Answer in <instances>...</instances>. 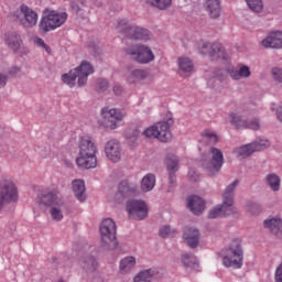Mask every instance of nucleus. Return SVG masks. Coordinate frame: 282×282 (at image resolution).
Instances as JSON below:
<instances>
[{
  "mask_svg": "<svg viewBox=\"0 0 282 282\" xmlns=\"http://www.w3.org/2000/svg\"><path fill=\"white\" fill-rule=\"evenodd\" d=\"M171 127H173V117L167 118L166 121H160L154 126L141 131L142 135L145 138H156L160 142L171 141Z\"/></svg>",
  "mask_w": 282,
  "mask_h": 282,
  "instance_id": "obj_5",
  "label": "nucleus"
},
{
  "mask_svg": "<svg viewBox=\"0 0 282 282\" xmlns=\"http://www.w3.org/2000/svg\"><path fill=\"white\" fill-rule=\"evenodd\" d=\"M140 133H142V131L138 128L133 130H128L126 132V140L129 142V144H134V142L138 141V138H140Z\"/></svg>",
  "mask_w": 282,
  "mask_h": 282,
  "instance_id": "obj_39",
  "label": "nucleus"
},
{
  "mask_svg": "<svg viewBox=\"0 0 282 282\" xmlns=\"http://www.w3.org/2000/svg\"><path fill=\"white\" fill-rule=\"evenodd\" d=\"M126 54L130 56L132 61H135L137 63L141 64L151 63V61H154L155 58V55H153V51H151L149 46L144 45L127 48Z\"/></svg>",
  "mask_w": 282,
  "mask_h": 282,
  "instance_id": "obj_12",
  "label": "nucleus"
},
{
  "mask_svg": "<svg viewBox=\"0 0 282 282\" xmlns=\"http://www.w3.org/2000/svg\"><path fill=\"white\" fill-rule=\"evenodd\" d=\"M182 263L185 268H191L192 270H197V268H199L197 258L191 253H185L182 256Z\"/></svg>",
  "mask_w": 282,
  "mask_h": 282,
  "instance_id": "obj_32",
  "label": "nucleus"
},
{
  "mask_svg": "<svg viewBox=\"0 0 282 282\" xmlns=\"http://www.w3.org/2000/svg\"><path fill=\"white\" fill-rule=\"evenodd\" d=\"M170 182L171 184L175 182V172H170Z\"/></svg>",
  "mask_w": 282,
  "mask_h": 282,
  "instance_id": "obj_54",
  "label": "nucleus"
},
{
  "mask_svg": "<svg viewBox=\"0 0 282 282\" xmlns=\"http://www.w3.org/2000/svg\"><path fill=\"white\" fill-rule=\"evenodd\" d=\"M19 199V189L17 185L10 181L0 183V210L7 204H12Z\"/></svg>",
  "mask_w": 282,
  "mask_h": 282,
  "instance_id": "obj_11",
  "label": "nucleus"
},
{
  "mask_svg": "<svg viewBox=\"0 0 282 282\" xmlns=\"http://www.w3.org/2000/svg\"><path fill=\"white\" fill-rule=\"evenodd\" d=\"M253 147V151H264V149H269L270 148V141L268 140H260V141H256L253 143H251Z\"/></svg>",
  "mask_w": 282,
  "mask_h": 282,
  "instance_id": "obj_46",
  "label": "nucleus"
},
{
  "mask_svg": "<svg viewBox=\"0 0 282 282\" xmlns=\"http://www.w3.org/2000/svg\"><path fill=\"white\" fill-rule=\"evenodd\" d=\"M271 76L275 83H282V68L273 67L271 69Z\"/></svg>",
  "mask_w": 282,
  "mask_h": 282,
  "instance_id": "obj_49",
  "label": "nucleus"
},
{
  "mask_svg": "<svg viewBox=\"0 0 282 282\" xmlns=\"http://www.w3.org/2000/svg\"><path fill=\"white\" fill-rule=\"evenodd\" d=\"M172 0H145V3L158 8L159 10H166L171 6Z\"/></svg>",
  "mask_w": 282,
  "mask_h": 282,
  "instance_id": "obj_37",
  "label": "nucleus"
},
{
  "mask_svg": "<svg viewBox=\"0 0 282 282\" xmlns=\"http://www.w3.org/2000/svg\"><path fill=\"white\" fill-rule=\"evenodd\" d=\"M199 229L186 227L183 231V239L188 248L195 249L199 246Z\"/></svg>",
  "mask_w": 282,
  "mask_h": 282,
  "instance_id": "obj_20",
  "label": "nucleus"
},
{
  "mask_svg": "<svg viewBox=\"0 0 282 282\" xmlns=\"http://www.w3.org/2000/svg\"><path fill=\"white\" fill-rule=\"evenodd\" d=\"M98 147L89 138H83L79 142V156L76 159L77 164L80 169H96L98 159Z\"/></svg>",
  "mask_w": 282,
  "mask_h": 282,
  "instance_id": "obj_1",
  "label": "nucleus"
},
{
  "mask_svg": "<svg viewBox=\"0 0 282 282\" xmlns=\"http://www.w3.org/2000/svg\"><path fill=\"white\" fill-rule=\"evenodd\" d=\"M144 78H147V73L142 69L131 70L127 76V80L130 84L138 83L139 80H144Z\"/></svg>",
  "mask_w": 282,
  "mask_h": 282,
  "instance_id": "obj_33",
  "label": "nucleus"
},
{
  "mask_svg": "<svg viewBox=\"0 0 282 282\" xmlns=\"http://www.w3.org/2000/svg\"><path fill=\"white\" fill-rule=\"evenodd\" d=\"M4 43L8 45L9 50H12L14 54L21 50V45H23V40L21 39V34L17 31H9L4 34Z\"/></svg>",
  "mask_w": 282,
  "mask_h": 282,
  "instance_id": "obj_19",
  "label": "nucleus"
},
{
  "mask_svg": "<svg viewBox=\"0 0 282 282\" xmlns=\"http://www.w3.org/2000/svg\"><path fill=\"white\" fill-rule=\"evenodd\" d=\"M264 228L270 230L271 235L276 237V239H282V219L281 218H271L264 220Z\"/></svg>",
  "mask_w": 282,
  "mask_h": 282,
  "instance_id": "obj_24",
  "label": "nucleus"
},
{
  "mask_svg": "<svg viewBox=\"0 0 282 282\" xmlns=\"http://www.w3.org/2000/svg\"><path fill=\"white\" fill-rule=\"evenodd\" d=\"M50 213L54 221H61L63 219V206L55 205L51 207Z\"/></svg>",
  "mask_w": 282,
  "mask_h": 282,
  "instance_id": "obj_40",
  "label": "nucleus"
},
{
  "mask_svg": "<svg viewBox=\"0 0 282 282\" xmlns=\"http://www.w3.org/2000/svg\"><path fill=\"white\" fill-rule=\"evenodd\" d=\"M13 19L22 25L25 30L34 28L39 21V14L34 10L30 9L28 6L22 4L14 13Z\"/></svg>",
  "mask_w": 282,
  "mask_h": 282,
  "instance_id": "obj_7",
  "label": "nucleus"
},
{
  "mask_svg": "<svg viewBox=\"0 0 282 282\" xmlns=\"http://www.w3.org/2000/svg\"><path fill=\"white\" fill-rule=\"evenodd\" d=\"M4 85H8V76L6 74L0 73V88Z\"/></svg>",
  "mask_w": 282,
  "mask_h": 282,
  "instance_id": "obj_51",
  "label": "nucleus"
},
{
  "mask_svg": "<svg viewBox=\"0 0 282 282\" xmlns=\"http://www.w3.org/2000/svg\"><path fill=\"white\" fill-rule=\"evenodd\" d=\"M223 265H225V268H234V270L242 268L243 245H241V239H234L228 248L225 249Z\"/></svg>",
  "mask_w": 282,
  "mask_h": 282,
  "instance_id": "obj_2",
  "label": "nucleus"
},
{
  "mask_svg": "<svg viewBox=\"0 0 282 282\" xmlns=\"http://www.w3.org/2000/svg\"><path fill=\"white\" fill-rule=\"evenodd\" d=\"M39 43H40V45H43L44 47H47V44H45V42L43 40L40 39Z\"/></svg>",
  "mask_w": 282,
  "mask_h": 282,
  "instance_id": "obj_56",
  "label": "nucleus"
},
{
  "mask_svg": "<svg viewBox=\"0 0 282 282\" xmlns=\"http://www.w3.org/2000/svg\"><path fill=\"white\" fill-rule=\"evenodd\" d=\"M236 153L239 158H249V155L254 153V148L252 143H249L236 149Z\"/></svg>",
  "mask_w": 282,
  "mask_h": 282,
  "instance_id": "obj_36",
  "label": "nucleus"
},
{
  "mask_svg": "<svg viewBox=\"0 0 282 282\" xmlns=\"http://www.w3.org/2000/svg\"><path fill=\"white\" fill-rule=\"evenodd\" d=\"M39 197L40 204H42L43 206H48V208H52L54 206H63L65 204V202L63 200V195L56 188L44 189Z\"/></svg>",
  "mask_w": 282,
  "mask_h": 282,
  "instance_id": "obj_15",
  "label": "nucleus"
},
{
  "mask_svg": "<svg viewBox=\"0 0 282 282\" xmlns=\"http://www.w3.org/2000/svg\"><path fill=\"white\" fill-rule=\"evenodd\" d=\"M127 213L130 219L142 221L149 215V206L143 200L132 199L127 203Z\"/></svg>",
  "mask_w": 282,
  "mask_h": 282,
  "instance_id": "obj_13",
  "label": "nucleus"
},
{
  "mask_svg": "<svg viewBox=\"0 0 282 282\" xmlns=\"http://www.w3.org/2000/svg\"><path fill=\"white\" fill-rule=\"evenodd\" d=\"M65 21H67V13L51 11L47 15L42 18L39 24L40 32L47 34V32L56 30V28H61Z\"/></svg>",
  "mask_w": 282,
  "mask_h": 282,
  "instance_id": "obj_10",
  "label": "nucleus"
},
{
  "mask_svg": "<svg viewBox=\"0 0 282 282\" xmlns=\"http://www.w3.org/2000/svg\"><path fill=\"white\" fill-rule=\"evenodd\" d=\"M135 195H138V185L128 181H121L115 197L119 202H124V199H130V197H135Z\"/></svg>",
  "mask_w": 282,
  "mask_h": 282,
  "instance_id": "obj_16",
  "label": "nucleus"
},
{
  "mask_svg": "<svg viewBox=\"0 0 282 282\" xmlns=\"http://www.w3.org/2000/svg\"><path fill=\"white\" fill-rule=\"evenodd\" d=\"M207 10L212 19H219L221 15V8L219 7V0H206Z\"/></svg>",
  "mask_w": 282,
  "mask_h": 282,
  "instance_id": "obj_28",
  "label": "nucleus"
},
{
  "mask_svg": "<svg viewBox=\"0 0 282 282\" xmlns=\"http://www.w3.org/2000/svg\"><path fill=\"white\" fill-rule=\"evenodd\" d=\"M99 230L101 235L100 248L106 251L116 250L118 248V238H116L118 227H116V221L111 218H105L100 224Z\"/></svg>",
  "mask_w": 282,
  "mask_h": 282,
  "instance_id": "obj_3",
  "label": "nucleus"
},
{
  "mask_svg": "<svg viewBox=\"0 0 282 282\" xmlns=\"http://www.w3.org/2000/svg\"><path fill=\"white\" fill-rule=\"evenodd\" d=\"M263 47H272L273 50L282 48V31H274L261 41Z\"/></svg>",
  "mask_w": 282,
  "mask_h": 282,
  "instance_id": "obj_22",
  "label": "nucleus"
},
{
  "mask_svg": "<svg viewBox=\"0 0 282 282\" xmlns=\"http://www.w3.org/2000/svg\"><path fill=\"white\" fill-rule=\"evenodd\" d=\"M13 69L14 70H11V74H17V73L21 72V68H19V67H14Z\"/></svg>",
  "mask_w": 282,
  "mask_h": 282,
  "instance_id": "obj_55",
  "label": "nucleus"
},
{
  "mask_svg": "<svg viewBox=\"0 0 282 282\" xmlns=\"http://www.w3.org/2000/svg\"><path fill=\"white\" fill-rule=\"evenodd\" d=\"M276 118H278V120H280V122H282V108L281 107L276 109Z\"/></svg>",
  "mask_w": 282,
  "mask_h": 282,
  "instance_id": "obj_53",
  "label": "nucleus"
},
{
  "mask_svg": "<svg viewBox=\"0 0 282 282\" xmlns=\"http://www.w3.org/2000/svg\"><path fill=\"white\" fill-rule=\"evenodd\" d=\"M153 188H155V175L148 174L141 181V191L149 193V191H153Z\"/></svg>",
  "mask_w": 282,
  "mask_h": 282,
  "instance_id": "obj_31",
  "label": "nucleus"
},
{
  "mask_svg": "<svg viewBox=\"0 0 282 282\" xmlns=\"http://www.w3.org/2000/svg\"><path fill=\"white\" fill-rule=\"evenodd\" d=\"M229 118H230V123L232 124V127H235L236 129H246V124H247L248 120L242 119L241 116H239L236 112H230Z\"/></svg>",
  "mask_w": 282,
  "mask_h": 282,
  "instance_id": "obj_34",
  "label": "nucleus"
},
{
  "mask_svg": "<svg viewBox=\"0 0 282 282\" xmlns=\"http://www.w3.org/2000/svg\"><path fill=\"white\" fill-rule=\"evenodd\" d=\"M265 184L273 191L274 193L281 191V177L279 175L271 173L265 176Z\"/></svg>",
  "mask_w": 282,
  "mask_h": 282,
  "instance_id": "obj_29",
  "label": "nucleus"
},
{
  "mask_svg": "<svg viewBox=\"0 0 282 282\" xmlns=\"http://www.w3.org/2000/svg\"><path fill=\"white\" fill-rule=\"evenodd\" d=\"M175 231H173L171 229V226H163L161 227L159 235L160 237H162L163 239H166V237H173Z\"/></svg>",
  "mask_w": 282,
  "mask_h": 282,
  "instance_id": "obj_48",
  "label": "nucleus"
},
{
  "mask_svg": "<svg viewBox=\"0 0 282 282\" xmlns=\"http://www.w3.org/2000/svg\"><path fill=\"white\" fill-rule=\"evenodd\" d=\"M95 89L99 94L107 91V89H109V82H107V79H102V78L97 79Z\"/></svg>",
  "mask_w": 282,
  "mask_h": 282,
  "instance_id": "obj_44",
  "label": "nucleus"
},
{
  "mask_svg": "<svg viewBox=\"0 0 282 282\" xmlns=\"http://www.w3.org/2000/svg\"><path fill=\"white\" fill-rule=\"evenodd\" d=\"M113 93L116 96H120L122 94V87L121 86H115L113 87Z\"/></svg>",
  "mask_w": 282,
  "mask_h": 282,
  "instance_id": "obj_52",
  "label": "nucleus"
},
{
  "mask_svg": "<svg viewBox=\"0 0 282 282\" xmlns=\"http://www.w3.org/2000/svg\"><path fill=\"white\" fill-rule=\"evenodd\" d=\"M227 72L232 80H241V78H250L252 76L250 66L245 64H240L237 67H229Z\"/></svg>",
  "mask_w": 282,
  "mask_h": 282,
  "instance_id": "obj_21",
  "label": "nucleus"
},
{
  "mask_svg": "<svg viewBox=\"0 0 282 282\" xmlns=\"http://www.w3.org/2000/svg\"><path fill=\"white\" fill-rule=\"evenodd\" d=\"M178 67L181 72H184L185 74H191L193 72V62L188 57H181L178 58Z\"/></svg>",
  "mask_w": 282,
  "mask_h": 282,
  "instance_id": "obj_35",
  "label": "nucleus"
},
{
  "mask_svg": "<svg viewBox=\"0 0 282 282\" xmlns=\"http://www.w3.org/2000/svg\"><path fill=\"white\" fill-rule=\"evenodd\" d=\"M102 124L106 129H118V122H122L124 113L117 109L105 107L101 109Z\"/></svg>",
  "mask_w": 282,
  "mask_h": 282,
  "instance_id": "obj_14",
  "label": "nucleus"
},
{
  "mask_svg": "<svg viewBox=\"0 0 282 282\" xmlns=\"http://www.w3.org/2000/svg\"><path fill=\"white\" fill-rule=\"evenodd\" d=\"M155 274H158L155 269L143 270L133 278V282H151L153 281V276H155Z\"/></svg>",
  "mask_w": 282,
  "mask_h": 282,
  "instance_id": "obj_27",
  "label": "nucleus"
},
{
  "mask_svg": "<svg viewBox=\"0 0 282 282\" xmlns=\"http://www.w3.org/2000/svg\"><path fill=\"white\" fill-rule=\"evenodd\" d=\"M237 186H239V180H236L229 184L223 193V204L218 205L223 217L237 215L238 213L237 207H235V188H237Z\"/></svg>",
  "mask_w": 282,
  "mask_h": 282,
  "instance_id": "obj_6",
  "label": "nucleus"
},
{
  "mask_svg": "<svg viewBox=\"0 0 282 282\" xmlns=\"http://www.w3.org/2000/svg\"><path fill=\"white\" fill-rule=\"evenodd\" d=\"M105 153L110 162H120L122 155L120 149V142L117 140H110L105 145Z\"/></svg>",
  "mask_w": 282,
  "mask_h": 282,
  "instance_id": "obj_18",
  "label": "nucleus"
},
{
  "mask_svg": "<svg viewBox=\"0 0 282 282\" xmlns=\"http://www.w3.org/2000/svg\"><path fill=\"white\" fill-rule=\"evenodd\" d=\"M119 268L121 274H129L135 268V257L128 256L121 259Z\"/></svg>",
  "mask_w": 282,
  "mask_h": 282,
  "instance_id": "obj_26",
  "label": "nucleus"
},
{
  "mask_svg": "<svg viewBox=\"0 0 282 282\" xmlns=\"http://www.w3.org/2000/svg\"><path fill=\"white\" fill-rule=\"evenodd\" d=\"M249 9L252 12H263V0H246Z\"/></svg>",
  "mask_w": 282,
  "mask_h": 282,
  "instance_id": "obj_38",
  "label": "nucleus"
},
{
  "mask_svg": "<svg viewBox=\"0 0 282 282\" xmlns=\"http://www.w3.org/2000/svg\"><path fill=\"white\" fill-rule=\"evenodd\" d=\"M246 210L247 213H249V215L257 217L258 215H261L262 209H261V205L257 203H248L246 206Z\"/></svg>",
  "mask_w": 282,
  "mask_h": 282,
  "instance_id": "obj_42",
  "label": "nucleus"
},
{
  "mask_svg": "<svg viewBox=\"0 0 282 282\" xmlns=\"http://www.w3.org/2000/svg\"><path fill=\"white\" fill-rule=\"evenodd\" d=\"M203 54H209L213 61H217L219 58H226V50L221 45V43H204L202 46Z\"/></svg>",
  "mask_w": 282,
  "mask_h": 282,
  "instance_id": "obj_17",
  "label": "nucleus"
},
{
  "mask_svg": "<svg viewBox=\"0 0 282 282\" xmlns=\"http://www.w3.org/2000/svg\"><path fill=\"white\" fill-rule=\"evenodd\" d=\"M70 8L75 14H80V12H83V8H87V1L78 0V2H70Z\"/></svg>",
  "mask_w": 282,
  "mask_h": 282,
  "instance_id": "obj_43",
  "label": "nucleus"
},
{
  "mask_svg": "<svg viewBox=\"0 0 282 282\" xmlns=\"http://www.w3.org/2000/svg\"><path fill=\"white\" fill-rule=\"evenodd\" d=\"M209 155V160L203 161V169L213 177V175H217L224 166V152L217 148H210Z\"/></svg>",
  "mask_w": 282,
  "mask_h": 282,
  "instance_id": "obj_9",
  "label": "nucleus"
},
{
  "mask_svg": "<svg viewBox=\"0 0 282 282\" xmlns=\"http://www.w3.org/2000/svg\"><path fill=\"white\" fill-rule=\"evenodd\" d=\"M73 191L75 193L76 198L79 202H85V199H87V195L85 194V181L83 180L73 181Z\"/></svg>",
  "mask_w": 282,
  "mask_h": 282,
  "instance_id": "obj_25",
  "label": "nucleus"
},
{
  "mask_svg": "<svg viewBox=\"0 0 282 282\" xmlns=\"http://www.w3.org/2000/svg\"><path fill=\"white\" fill-rule=\"evenodd\" d=\"M217 217H224V214H221V208L218 206L214 207L208 213V219H217Z\"/></svg>",
  "mask_w": 282,
  "mask_h": 282,
  "instance_id": "obj_50",
  "label": "nucleus"
},
{
  "mask_svg": "<svg viewBox=\"0 0 282 282\" xmlns=\"http://www.w3.org/2000/svg\"><path fill=\"white\" fill-rule=\"evenodd\" d=\"M94 73V66L89 62H82V64L72 69L68 74L62 76L63 83L69 85V87L76 86V78H78V87H85L87 85V78Z\"/></svg>",
  "mask_w": 282,
  "mask_h": 282,
  "instance_id": "obj_4",
  "label": "nucleus"
},
{
  "mask_svg": "<svg viewBox=\"0 0 282 282\" xmlns=\"http://www.w3.org/2000/svg\"><path fill=\"white\" fill-rule=\"evenodd\" d=\"M245 129H250L251 131L261 130V119L253 118L250 121H247Z\"/></svg>",
  "mask_w": 282,
  "mask_h": 282,
  "instance_id": "obj_45",
  "label": "nucleus"
},
{
  "mask_svg": "<svg viewBox=\"0 0 282 282\" xmlns=\"http://www.w3.org/2000/svg\"><path fill=\"white\" fill-rule=\"evenodd\" d=\"M82 268L87 272H96L98 270V261L91 256H87L82 260Z\"/></svg>",
  "mask_w": 282,
  "mask_h": 282,
  "instance_id": "obj_30",
  "label": "nucleus"
},
{
  "mask_svg": "<svg viewBox=\"0 0 282 282\" xmlns=\"http://www.w3.org/2000/svg\"><path fill=\"white\" fill-rule=\"evenodd\" d=\"M165 164L170 173H175L177 171V164H178L177 158L175 156L167 158L165 161Z\"/></svg>",
  "mask_w": 282,
  "mask_h": 282,
  "instance_id": "obj_47",
  "label": "nucleus"
},
{
  "mask_svg": "<svg viewBox=\"0 0 282 282\" xmlns=\"http://www.w3.org/2000/svg\"><path fill=\"white\" fill-rule=\"evenodd\" d=\"M202 137L205 138L209 144H217V142H219V137L210 130L203 131Z\"/></svg>",
  "mask_w": 282,
  "mask_h": 282,
  "instance_id": "obj_41",
  "label": "nucleus"
},
{
  "mask_svg": "<svg viewBox=\"0 0 282 282\" xmlns=\"http://www.w3.org/2000/svg\"><path fill=\"white\" fill-rule=\"evenodd\" d=\"M187 208H189L194 215H202L206 208V203L202 197L193 195L187 197Z\"/></svg>",
  "mask_w": 282,
  "mask_h": 282,
  "instance_id": "obj_23",
  "label": "nucleus"
},
{
  "mask_svg": "<svg viewBox=\"0 0 282 282\" xmlns=\"http://www.w3.org/2000/svg\"><path fill=\"white\" fill-rule=\"evenodd\" d=\"M117 30H119V32L127 39H134L135 41H144L149 39V30L135 26L134 24L127 22V20H120Z\"/></svg>",
  "mask_w": 282,
  "mask_h": 282,
  "instance_id": "obj_8",
  "label": "nucleus"
}]
</instances>
